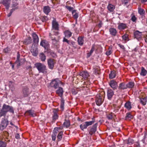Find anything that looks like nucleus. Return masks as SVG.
<instances>
[{
	"instance_id": "obj_9",
	"label": "nucleus",
	"mask_w": 147,
	"mask_h": 147,
	"mask_svg": "<svg viewBox=\"0 0 147 147\" xmlns=\"http://www.w3.org/2000/svg\"><path fill=\"white\" fill-rule=\"evenodd\" d=\"M10 0H2L1 3L5 6L7 10H8L10 6Z\"/></svg>"
},
{
	"instance_id": "obj_24",
	"label": "nucleus",
	"mask_w": 147,
	"mask_h": 147,
	"mask_svg": "<svg viewBox=\"0 0 147 147\" xmlns=\"http://www.w3.org/2000/svg\"><path fill=\"white\" fill-rule=\"evenodd\" d=\"M109 32L110 34L112 36H115L116 35L117 33V31L114 28H111L109 29Z\"/></svg>"
},
{
	"instance_id": "obj_2",
	"label": "nucleus",
	"mask_w": 147,
	"mask_h": 147,
	"mask_svg": "<svg viewBox=\"0 0 147 147\" xmlns=\"http://www.w3.org/2000/svg\"><path fill=\"white\" fill-rule=\"evenodd\" d=\"M35 66L37 69L39 73L42 72L43 74L47 73V69H46V66L44 64L38 63H35Z\"/></svg>"
},
{
	"instance_id": "obj_46",
	"label": "nucleus",
	"mask_w": 147,
	"mask_h": 147,
	"mask_svg": "<svg viewBox=\"0 0 147 147\" xmlns=\"http://www.w3.org/2000/svg\"><path fill=\"white\" fill-rule=\"evenodd\" d=\"M83 75V77L84 78H87L89 76L88 72L87 71H84Z\"/></svg>"
},
{
	"instance_id": "obj_61",
	"label": "nucleus",
	"mask_w": 147,
	"mask_h": 147,
	"mask_svg": "<svg viewBox=\"0 0 147 147\" xmlns=\"http://www.w3.org/2000/svg\"><path fill=\"white\" fill-rule=\"evenodd\" d=\"M10 51V49L9 48L7 47L6 48H5L4 49V51L5 53H7L9 51Z\"/></svg>"
},
{
	"instance_id": "obj_19",
	"label": "nucleus",
	"mask_w": 147,
	"mask_h": 147,
	"mask_svg": "<svg viewBox=\"0 0 147 147\" xmlns=\"http://www.w3.org/2000/svg\"><path fill=\"white\" fill-rule=\"evenodd\" d=\"M43 12L47 15H48L49 13L51 11L50 7L48 6H45L43 7Z\"/></svg>"
},
{
	"instance_id": "obj_15",
	"label": "nucleus",
	"mask_w": 147,
	"mask_h": 147,
	"mask_svg": "<svg viewBox=\"0 0 147 147\" xmlns=\"http://www.w3.org/2000/svg\"><path fill=\"white\" fill-rule=\"evenodd\" d=\"M113 95L114 92L112 90L109 89L107 90V96L109 100H111Z\"/></svg>"
},
{
	"instance_id": "obj_50",
	"label": "nucleus",
	"mask_w": 147,
	"mask_h": 147,
	"mask_svg": "<svg viewBox=\"0 0 147 147\" xmlns=\"http://www.w3.org/2000/svg\"><path fill=\"white\" fill-rule=\"evenodd\" d=\"M85 123H86L88 126V127L89 125H92L94 123V121H86L85 122Z\"/></svg>"
},
{
	"instance_id": "obj_11",
	"label": "nucleus",
	"mask_w": 147,
	"mask_h": 147,
	"mask_svg": "<svg viewBox=\"0 0 147 147\" xmlns=\"http://www.w3.org/2000/svg\"><path fill=\"white\" fill-rule=\"evenodd\" d=\"M22 92L24 97L28 96L29 94V88L27 86L23 87L22 89Z\"/></svg>"
},
{
	"instance_id": "obj_28",
	"label": "nucleus",
	"mask_w": 147,
	"mask_h": 147,
	"mask_svg": "<svg viewBox=\"0 0 147 147\" xmlns=\"http://www.w3.org/2000/svg\"><path fill=\"white\" fill-rule=\"evenodd\" d=\"M60 97L61 98L60 108L62 109V111H63L64 109L65 100L63 98V96Z\"/></svg>"
},
{
	"instance_id": "obj_45",
	"label": "nucleus",
	"mask_w": 147,
	"mask_h": 147,
	"mask_svg": "<svg viewBox=\"0 0 147 147\" xmlns=\"http://www.w3.org/2000/svg\"><path fill=\"white\" fill-rule=\"evenodd\" d=\"M40 18L42 22H46L48 20V18L46 16H44Z\"/></svg>"
},
{
	"instance_id": "obj_51",
	"label": "nucleus",
	"mask_w": 147,
	"mask_h": 147,
	"mask_svg": "<svg viewBox=\"0 0 147 147\" xmlns=\"http://www.w3.org/2000/svg\"><path fill=\"white\" fill-rule=\"evenodd\" d=\"M65 7L70 11H72L73 9H74L73 7H71V6H68V5H66L65 6Z\"/></svg>"
},
{
	"instance_id": "obj_56",
	"label": "nucleus",
	"mask_w": 147,
	"mask_h": 147,
	"mask_svg": "<svg viewBox=\"0 0 147 147\" xmlns=\"http://www.w3.org/2000/svg\"><path fill=\"white\" fill-rule=\"evenodd\" d=\"M18 3L16 1H13L12 2V7H15L18 5Z\"/></svg>"
},
{
	"instance_id": "obj_47",
	"label": "nucleus",
	"mask_w": 147,
	"mask_h": 147,
	"mask_svg": "<svg viewBox=\"0 0 147 147\" xmlns=\"http://www.w3.org/2000/svg\"><path fill=\"white\" fill-rule=\"evenodd\" d=\"M58 118V115L57 113H53V120L55 121Z\"/></svg>"
},
{
	"instance_id": "obj_32",
	"label": "nucleus",
	"mask_w": 147,
	"mask_h": 147,
	"mask_svg": "<svg viewBox=\"0 0 147 147\" xmlns=\"http://www.w3.org/2000/svg\"><path fill=\"white\" fill-rule=\"evenodd\" d=\"M115 8V6L111 4H109L107 6L108 10L110 12L113 11Z\"/></svg>"
},
{
	"instance_id": "obj_17",
	"label": "nucleus",
	"mask_w": 147,
	"mask_h": 147,
	"mask_svg": "<svg viewBox=\"0 0 147 147\" xmlns=\"http://www.w3.org/2000/svg\"><path fill=\"white\" fill-rule=\"evenodd\" d=\"M59 131L57 130H56L55 128H54L53 131V134L51 136L52 140L53 141H55V140L57 133Z\"/></svg>"
},
{
	"instance_id": "obj_53",
	"label": "nucleus",
	"mask_w": 147,
	"mask_h": 147,
	"mask_svg": "<svg viewBox=\"0 0 147 147\" xmlns=\"http://www.w3.org/2000/svg\"><path fill=\"white\" fill-rule=\"evenodd\" d=\"M6 127L7 126H6V125L5 126L1 124H0V129L1 130H3L4 129H5Z\"/></svg>"
},
{
	"instance_id": "obj_27",
	"label": "nucleus",
	"mask_w": 147,
	"mask_h": 147,
	"mask_svg": "<svg viewBox=\"0 0 147 147\" xmlns=\"http://www.w3.org/2000/svg\"><path fill=\"white\" fill-rule=\"evenodd\" d=\"M40 59L42 61H45L46 59V56L43 53H40L39 55Z\"/></svg>"
},
{
	"instance_id": "obj_4",
	"label": "nucleus",
	"mask_w": 147,
	"mask_h": 147,
	"mask_svg": "<svg viewBox=\"0 0 147 147\" xmlns=\"http://www.w3.org/2000/svg\"><path fill=\"white\" fill-rule=\"evenodd\" d=\"M98 124V123H96L94 124L92 127H89V129L88 130V131L90 135H92L96 131Z\"/></svg>"
},
{
	"instance_id": "obj_54",
	"label": "nucleus",
	"mask_w": 147,
	"mask_h": 147,
	"mask_svg": "<svg viewBox=\"0 0 147 147\" xmlns=\"http://www.w3.org/2000/svg\"><path fill=\"white\" fill-rule=\"evenodd\" d=\"M73 17L74 19H76V20H77L78 18V13H75V14L73 15Z\"/></svg>"
},
{
	"instance_id": "obj_31",
	"label": "nucleus",
	"mask_w": 147,
	"mask_h": 147,
	"mask_svg": "<svg viewBox=\"0 0 147 147\" xmlns=\"http://www.w3.org/2000/svg\"><path fill=\"white\" fill-rule=\"evenodd\" d=\"M70 125L69 121L65 119V121L64 122L63 124V126L66 128H68L69 127Z\"/></svg>"
},
{
	"instance_id": "obj_21",
	"label": "nucleus",
	"mask_w": 147,
	"mask_h": 147,
	"mask_svg": "<svg viewBox=\"0 0 147 147\" xmlns=\"http://www.w3.org/2000/svg\"><path fill=\"white\" fill-rule=\"evenodd\" d=\"M26 112L28 113L29 115H30L32 117H34L36 116V114L33 110L32 109L28 110L26 111Z\"/></svg>"
},
{
	"instance_id": "obj_34",
	"label": "nucleus",
	"mask_w": 147,
	"mask_h": 147,
	"mask_svg": "<svg viewBox=\"0 0 147 147\" xmlns=\"http://www.w3.org/2000/svg\"><path fill=\"white\" fill-rule=\"evenodd\" d=\"M95 48L94 46H92L91 48V50H90L89 53H88L87 54V58H88L91 55L92 53L94 51Z\"/></svg>"
},
{
	"instance_id": "obj_22",
	"label": "nucleus",
	"mask_w": 147,
	"mask_h": 147,
	"mask_svg": "<svg viewBox=\"0 0 147 147\" xmlns=\"http://www.w3.org/2000/svg\"><path fill=\"white\" fill-rule=\"evenodd\" d=\"M1 124L7 126L9 124V121L7 119L4 118H2L1 122Z\"/></svg>"
},
{
	"instance_id": "obj_12",
	"label": "nucleus",
	"mask_w": 147,
	"mask_h": 147,
	"mask_svg": "<svg viewBox=\"0 0 147 147\" xmlns=\"http://www.w3.org/2000/svg\"><path fill=\"white\" fill-rule=\"evenodd\" d=\"M47 63L49 68L53 69L54 67V60L52 59H49L47 61Z\"/></svg>"
},
{
	"instance_id": "obj_39",
	"label": "nucleus",
	"mask_w": 147,
	"mask_h": 147,
	"mask_svg": "<svg viewBox=\"0 0 147 147\" xmlns=\"http://www.w3.org/2000/svg\"><path fill=\"white\" fill-rule=\"evenodd\" d=\"M88 126L86 123H84V124H81L80 125V127L82 131L84 130V129L87 128Z\"/></svg>"
},
{
	"instance_id": "obj_49",
	"label": "nucleus",
	"mask_w": 147,
	"mask_h": 147,
	"mask_svg": "<svg viewBox=\"0 0 147 147\" xmlns=\"http://www.w3.org/2000/svg\"><path fill=\"white\" fill-rule=\"evenodd\" d=\"M134 142V140L131 138H129L128 139L127 144L131 145Z\"/></svg>"
},
{
	"instance_id": "obj_40",
	"label": "nucleus",
	"mask_w": 147,
	"mask_h": 147,
	"mask_svg": "<svg viewBox=\"0 0 147 147\" xmlns=\"http://www.w3.org/2000/svg\"><path fill=\"white\" fill-rule=\"evenodd\" d=\"M127 88H131L134 86V83L132 82H130L126 84Z\"/></svg>"
},
{
	"instance_id": "obj_7",
	"label": "nucleus",
	"mask_w": 147,
	"mask_h": 147,
	"mask_svg": "<svg viewBox=\"0 0 147 147\" xmlns=\"http://www.w3.org/2000/svg\"><path fill=\"white\" fill-rule=\"evenodd\" d=\"M20 55L18 53L17 59L15 63H17V66H20L23 64V62L24 61L25 59L24 58L21 59H20Z\"/></svg>"
},
{
	"instance_id": "obj_23",
	"label": "nucleus",
	"mask_w": 147,
	"mask_h": 147,
	"mask_svg": "<svg viewBox=\"0 0 147 147\" xmlns=\"http://www.w3.org/2000/svg\"><path fill=\"white\" fill-rule=\"evenodd\" d=\"M32 40L31 38L30 37H28L24 40L23 43L26 45H28L31 43Z\"/></svg>"
},
{
	"instance_id": "obj_55",
	"label": "nucleus",
	"mask_w": 147,
	"mask_h": 147,
	"mask_svg": "<svg viewBox=\"0 0 147 147\" xmlns=\"http://www.w3.org/2000/svg\"><path fill=\"white\" fill-rule=\"evenodd\" d=\"M50 55H51L52 57L53 58H55L57 57V55L56 53L53 51Z\"/></svg>"
},
{
	"instance_id": "obj_37",
	"label": "nucleus",
	"mask_w": 147,
	"mask_h": 147,
	"mask_svg": "<svg viewBox=\"0 0 147 147\" xmlns=\"http://www.w3.org/2000/svg\"><path fill=\"white\" fill-rule=\"evenodd\" d=\"M116 76L115 72L114 71H111V73L109 74V78L110 79H113L115 78Z\"/></svg>"
},
{
	"instance_id": "obj_6",
	"label": "nucleus",
	"mask_w": 147,
	"mask_h": 147,
	"mask_svg": "<svg viewBox=\"0 0 147 147\" xmlns=\"http://www.w3.org/2000/svg\"><path fill=\"white\" fill-rule=\"evenodd\" d=\"M95 102L97 105L98 106H100L102 104L103 101L102 100L101 94H99L97 95V98Z\"/></svg>"
},
{
	"instance_id": "obj_44",
	"label": "nucleus",
	"mask_w": 147,
	"mask_h": 147,
	"mask_svg": "<svg viewBox=\"0 0 147 147\" xmlns=\"http://www.w3.org/2000/svg\"><path fill=\"white\" fill-rule=\"evenodd\" d=\"M6 143L5 142L0 140V147H6Z\"/></svg>"
},
{
	"instance_id": "obj_58",
	"label": "nucleus",
	"mask_w": 147,
	"mask_h": 147,
	"mask_svg": "<svg viewBox=\"0 0 147 147\" xmlns=\"http://www.w3.org/2000/svg\"><path fill=\"white\" fill-rule=\"evenodd\" d=\"M63 42H66L68 44H70V42L67 39H66L65 38H64L63 40Z\"/></svg>"
},
{
	"instance_id": "obj_18",
	"label": "nucleus",
	"mask_w": 147,
	"mask_h": 147,
	"mask_svg": "<svg viewBox=\"0 0 147 147\" xmlns=\"http://www.w3.org/2000/svg\"><path fill=\"white\" fill-rule=\"evenodd\" d=\"M53 40L52 44L54 45L55 47L58 49L59 47V44L58 42V41L55 39V38L54 39H52Z\"/></svg>"
},
{
	"instance_id": "obj_62",
	"label": "nucleus",
	"mask_w": 147,
	"mask_h": 147,
	"mask_svg": "<svg viewBox=\"0 0 147 147\" xmlns=\"http://www.w3.org/2000/svg\"><path fill=\"white\" fill-rule=\"evenodd\" d=\"M7 35V33L6 32H5V33L3 34H1V38H4L5 37H6Z\"/></svg>"
},
{
	"instance_id": "obj_10",
	"label": "nucleus",
	"mask_w": 147,
	"mask_h": 147,
	"mask_svg": "<svg viewBox=\"0 0 147 147\" xmlns=\"http://www.w3.org/2000/svg\"><path fill=\"white\" fill-rule=\"evenodd\" d=\"M33 40V43L34 45H38L39 42V38L38 35L35 33H34L32 35Z\"/></svg>"
},
{
	"instance_id": "obj_35",
	"label": "nucleus",
	"mask_w": 147,
	"mask_h": 147,
	"mask_svg": "<svg viewBox=\"0 0 147 147\" xmlns=\"http://www.w3.org/2000/svg\"><path fill=\"white\" fill-rule=\"evenodd\" d=\"M147 74V71L143 67H142L141 71L140 73V75L141 76H145Z\"/></svg>"
},
{
	"instance_id": "obj_48",
	"label": "nucleus",
	"mask_w": 147,
	"mask_h": 147,
	"mask_svg": "<svg viewBox=\"0 0 147 147\" xmlns=\"http://www.w3.org/2000/svg\"><path fill=\"white\" fill-rule=\"evenodd\" d=\"M113 113L109 114L107 115V118L109 120H111L113 118Z\"/></svg>"
},
{
	"instance_id": "obj_59",
	"label": "nucleus",
	"mask_w": 147,
	"mask_h": 147,
	"mask_svg": "<svg viewBox=\"0 0 147 147\" xmlns=\"http://www.w3.org/2000/svg\"><path fill=\"white\" fill-rule=\"evenodd\" d=\"M122 2L125 5H126L128 3L129 0H121Z\"/></svg>"
},
{
	"instance_id": "obj_8",
	"label": "nucleus",
	"mask_w": 147,
	"mask_h": 147,
	"mask_svg": "<svg viewBox=\"0 0 147 147\" xmlns=\"http://www.w3.org/2000/svg\"><path fill=\"white\" fill-rule=\"evenodd\" d=\"M109 84L114 90L116 89L118 87L117 83L114 80H111L109 83Z\"/></svg>"
},
{
	"instance_id": "obj_26",
	"label": "nucleus",
	"mask_w": 147,
	"mask_h": 147,
	"mask_svg": "<svg viewBox=\"0 0 147 147\" xmlns=\"http://www.w3.org/2000/svg\"><path fill=\"white\" fill-rule=\"evenodd\" d=\"M133 117V116L130 113H128L126 114V115L125 118V120H130L131 119H132Z\"/></svg>"
},
{
	"instance_id": "obj_63",
	"label": "nucleus",
	"mask_w": 147,
	"mask_h": 147,
	"mask_svg": "<svg viewBox=\"0 0 147 147\" xmlns=\"http://www.w3.org/2000/svg\"><path fill=\"white\" fill-rule=\"evenodd\" d=\"M134 147H140L139 143L138 142H136L134 144Z\"/></svg>"
},
{
	"instance_id": "obj_42",
	"label": "nucleus",
	"mask_w": 147,
	"mask_h": 147,
	"mask_svg": "<svg viewBox=\"0 0 147 147\" xmlns=\"http://www.w3.org/2000/svg\"><path fill=\"white\" fill-rule=\"evenodd\" d=\"M123 39L125 41H129V39L128 35L127 34H125L124 35L122 36Z\"/></svg>"
},
{
	"instance_id": "obj_29",
	"label": "nucleus",
	"mask_w": 147,
	"mask_h": 147,
	"mask_svg": "<svg viewBox=\"0 0 147 147\" xmlns=\"http://www.w3.org/2000/svg\"><path fill=\"white\" fill-rule=\"evenodd\" d=\"M127 27L125 24L123 23H120L118 26V28L119 30H123L126 28Z\"/></svg>"
},
{
	"instance_id": "obj_43",
	"label": "nucleus",
	"mask_w": 147,
	"mask_h": 147,
	"mask_svg": "<svg viewBox=\"0 0 147 147\" xmlns=\"http://www.w3.org/2000/svg\"><path fill=\"white\" fill-rule=\"evenodd\" d=\"M138 12L140 15H142L144 14L145 11L144 9L140 8L138 9Z\"/></svg>"
},
{
	"instance_id": "obj_57",
	"label": "nucleus",
	"mask_w": 147,
	"mask_h": 147,
	"mask_svg": "<svg viewBox=\"0 0 147 147\" xmlns=\"http://www.w3.org/2000/svg\"><path fill=\"white\" fill-rule=\"evenodd\" d=\"M137 18L135 16H133L131 18V20L132 21L134 22H136V21Z\"/></svg>"
},
{
	"instance_id": "obj_5",
	"label": "nucleus",
	"mask_w": 147,
	"mask_h": 147,
	"mask_svg": "<svg viewBox=\"0 0 147 147\" xmlns=\"http://www.w3.org/2000/svg\"><path fill=\"white\" fill-rule=\"evenodd\" d=\"M59 86V83L56 81V79L52 80L49 85V86L51 87H53L55 89H57Z\"/></svg>"
},
{
	"instance_id": "obj_52",
	"label": "nucleus",
	"mask_w": 147,
	"mask_h": 147,
	"mask_svg": "<svg viewBox=\"0 0 147 147\" xmlns=\"http://www.w3.org/2000/svg\"><path fill=\"white\" fill-rule=\"evenodd\" d=\"M46 49V51H45V52H47L48 54H50V55L51 54L53 51L49 48Z\"/></svg>"
},
{
	"instance_id": "obj_60",
	"label": "nucleus",
	"mask_w": 147,
	"mask_h": 147,
	"mask_svg": "<svg viewBox=\"0 0 147 147\" xmlns=\"http://www.w3.org/2000/svg\"><path fill=\"white\" fill-rule=\"evenodd\" d=\"M118 45L119 47H120L121 48L123 49L124 50H125V48L124 47V46L123 45H121L120 44H118Z\"/></svg>"
},
{
	"instance_id": "obj_1",
	"label": "nucleus",
	"mask_w": 147,
	"mask_h": 147,
	"mask_svg": "<svg viewBox=\"0 0 147 147\" xmlns=\"http://www.w3.org/2000/svg\"><path fill=\"white\" fill-rule=\"evenodd\" d=\"M1 113L0 115V117L3 116L5 117L7 113L9 112L12 114L14 113V110L13 107L4 104L1 109Z\"/></svg>"
},
{
	"instance_id": "obj_30",
	"label": "nucleus",
	"mask_w": 147,
	"mask_h": 147,
	"mask_svg": "<svg viewBox=\"0 0 147 147\" xmlns=\"http://www.w3.org/2000/svg\"><path fill=\"white\" fill-rule=\"evenodd\" d=\"M47 45V41L45 40H43L41 41L40 45L43 47L45 49H46Z\"/></svg>"
},
{
	"instance_id": "obj_3",
	"label": "nucleus",
	"mask_w": 147,
	"mask_h": 147,
	"mask_svg": "<svg viewBox=\"0 0 147 147\" xmlns=\"http://www.w3.org/2000/svg\"><path fill=\"white\" fill-rule=\"evenodd\" d=\"M37 45L32 44L31 47V52L34 56H36L38 53V49L37 47Z\"/></svg>"
},
{
	"instance_id": "obj_64",
	"label": "nucleus",
	"mask_w": 147,
	"mask_h": 147,
	"mask_svg": "<svg viewBox=\"0 0 147 147\" xmlns=\"http://www.w3.org/2000/svg\"><path fill=\"white\" fill-rule=\"evenodd\" d=\"M72 93L74 95H76L78 93V92L75 89H74L72 91Z\"/></svg>"
},
{
	"instance_id": "obj_33",
	"label": "nucleus",
	"mask_w": 147,
	"mask_h": 147,
	"mask_svg": "<svg viewBox=\"0 0 147 147\" xmlns=\"http://www.w3.org/2000/svg\"><path fill=\"white\" fill-rule=\"evenodd\" d=\"M63 135V131H61L59 133L57 136V141L59 142L62 140Z\"/></svg>"
},
{
	"instance_id": "obj_41",
	"label": "nucleus",
	"mask_w": 147,
	"mask_h": 147,
	"mask_svg": "<svg viewBox=\"0 0 147 147\" xmlns=\"http://www.w3.org/2000/svg\"><path fill=\"white\" fill-rule=\"evenodd\" d=\"M140 102L143 105H145L147 101L146 99L143 98H141L140 99Z\"/></svg>"
},
{
	"instance_id": "obj_20",
	"label": "nucleus",
	"mask_w": 147,
	"mask_h": 147,
	"mask_svg": "<svg viewBox=\"0 0 147 147\" xmlns=\"http://www.w3.org/2000/svg\"><path fill=\"white\" fill-rule=\"evenodd\" d=\"M127 88L126 84L125 83L123 82L120 83L118 87V89L119 90H124Z\"/></svg>"
},
{
	"instance_id": "obj_13",
	"label": "nucleus",
	"mask_w": 147,
	"mask_h": 147,
	"mask_svg": "<svg viewBox=\"0 0 147 147\" xmlns=\"http://www.w3.org/2000/svg\"><path fill=\"white\" fill-rule=\"evenodd\" d=\"M142 32L139 31L138 30H136L134 32V36L138 40L140 39L141 36L142 35Z\"/></svg>"
},
{
	"instance_id": "obj_38",
	"label": "nucleus",
	"mask_w": 147,
	"mask_h": 147,
	"mask_svg": "<svg viewBox=\"0 0 147 147\" xmlns=\"http://www.w3.org/2000/svg\"><path fill=\"white\" fill-rule=\"evenodd\" d=\"M65 36L67 38L70 37L72 34L71 33L69 30L66 31L64 33Z\"/></svg>"
},
{
	"instance_id": "obj_14",
	"label": "nucleus",
	"mask_w": 147,
	"mask_h": 147,
	"mask_svg": "<svg viewBox=\"0 0 147 147\" xmlns=\"http://www.w3.org/2000/svg\"><path fill=\"white\" fill-rule=\"evenodd\" d=\"M59 24L55 20H53L52 22V27L53 29L56 30H59Z\"/></svg>"
},
{
	"instance_id": "obj_36",
	"label": "nucleus",
	"mask_w": 147,
	"mask_h": 147,
	"mask_svg": "<svg viewBox=\"0 0 147 147\" xmlns=\"http://www.w3.org/2000/svg\"><path fill=\"white\" fill-rule=\"evenodd\" d=\"M83 38L82 37H78V44L82 46L83 44Z\"/></svg>"
},
{
	"instance_id": "obj_25",
	"label": "nucleus",
	"mask_w": 147,
	"mask_h": 147,
	"mask_svg": "<svg viewBox=\"0 0 147 147\" xmlns=\"http://www.w3.org/2000/svg\"><path fill=\"white\" fill-rule=\"evenodd\" d=\"M124 106L128 110H130L132 108L131 103L130 101L126 102Z\"/></svg>"
},
{
	"instance_id": "obj_16",
	"label": "nucleus",
	"mask_w": 147,
	"mask_h": 147,
	"mask_svg": "<svg viewBox=\"0 0 147 147\" xmlns=\"http://www.w3.org/2000/svg\"><path fill=\"white\" fill-rule=\"evenodd\" d=\"M56 92L60 97L63 96L64 91L62 87H59L58 89L56 90Z\"/></svg>"
}]
</instances>
